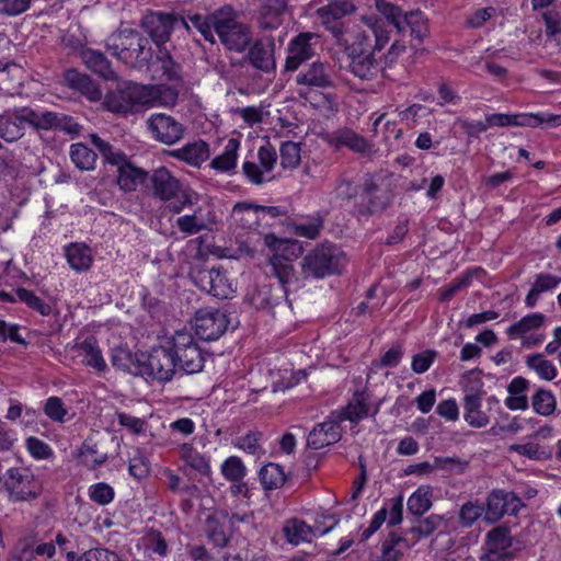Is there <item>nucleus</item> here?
Here are the masks:
<instances>
[{
  "label": "nucleus",
  "instance_id": "46",
  "mask_svg": "<svg viewBox=\"0 0 561 561\" xmlns=\"http://www.w3.org/2000/svg\"><path fill=\"white\" fill-rule=\"evenodd\" d=\"M221 15V12L206 16L202 14H193L188 15L187 20L202 34L205 41L214 44L216 41L213 34V30L215 31V22L220 20Z\"/></svg>",
  "mask_w": 561,
  "mask_h": 561
},
{
  "label": "nucleus",
  "instance_id": "5",
  "mask_svg": "<svg viewBox=\"0 0 561 561\" xmlns=\"http://www.w3.org/2000/svg\"><path fill=\"white\" fill-rule=\"evenodd\" d=\"M150 94L145 85L135 82H124L110 91L104 99L106 110L117 114L134 113L137 107L149 102Z\"/></svg>",
  "mask_w": 561,
  "mask_h": 561
},
{
  "label": "nucleus",
  "instance_id": "44",
  "mask_svg": "<svg viewBox=\"0 0 561 561\" xmlns=\"http://www.w3.org/2000/svg\"><path fill=\"white\" fill-rule=\"evenodd\" d=\"M402 543H405V538L390 531L381 542V554L377 561H400L403 553L399 547Z\"/></svg>",
  "mask_w": 561,
  "mask_h": 561
},
{
  "label": "nucleus",
  "instance_id": "28",
  "mask_svg": "<svg viewBox=\"0 0 561 561\" xmlns=\"http://www.w3.org/2000/svg\"><path fill=\"white\" fill-rule=\"evenodd\" d=\"M286 0H265L259 10L257 24L261 30H275L283 23Z\"/></svg>",
  "mask_w": 561,
  "mask_h": 561
},
{
  "label": "nucleus",
  "instance_id": "60",
  "mask_svg": "<svg viewBox=\"0 0 561 561\" xmlns=\"http://www.w3.org/2000/svg\"><path fill=\"white\" fill-rule=\"evenodd\" d=\"M89 495L90 499L99 505H107L113 501L115 493L110 484L99 482L90 488Z\"/></svg>",
  "mask_w": 561,
  "mask_h": 561
},
{
  "label": "nucleus",
  "instance_id": "36",
  "mask_svg": "<svg viewBox=\"0 0 561 561\" xmlns=\"http://www.w3.org/2000/svg\"><path fill=\"white\" fill-rule=\"evenodd\" d=\"M343 420L352 423L367 417L369 415V396L366 391H356L348 404L342 411Z\"/></svg>",
  "mask_w": 561,
  "mask_h": 561
},
{
  "label": "nucleus",
  "instance_id": "6",
  "mask_svg": "<svg viewBox=\"0 0 561 561\" xmlns=\"http://www.w3.org/2000/svg\"><path fill=\"white\" fill-rule=\"evenodd\" d=\"M3 486L11 502L33 501L43 493L42 482L26 468H10L5 472Z\"/></svg>",
  "mask_w": 561,
  "mask_h": 561
},
{
  "label": "nucleus",
  "instance_id": "14",
  "mask_svg": "<svg viewBox=\"0 0 561 561\" xmlns=\"http://www.w3.org/2000/svg\"><path fill=\"white\" fill-rule=\"evenodd\" d=\"M323 139L328 145L335 149L346 147L353 152L365 157H371L377 151L373 142L347 127H342L329 133L323 136Z\"/></svg>",
  "mask_w": 561,
  "mask_h": 561
},
{
  "label": "nucleus",
  "instance_id": "52",
  "mask_svg": "<svg viewBox=\"0 0 561 561\" xmlns=\"http://www.w3.org/2000/svg\"><path fill=\"white\" fill-rule=\"evenodd\" d=\"M272 273L277 277L278 283L286 287V284L294 277V267L290 261L282 255L274 254L271 259Z\"/></svg>",
  "mask_w": 561,
  "mask_h": 561
},
{
  "label": "nucleus",
  "instance_id": "63",
  "mask_svg": "<svg viewBox=\"0 0 561 561\" xmlns=\"http://www.w3.org/2000/svg\"><path fill=\"white\" fill-rule=\"evenodd\" d=\"M26 448L36 459H48L53 456V450L49 445L34 436L26 439Z\"/></svg>",
  "mask_w": 561,
  "mask_h": 561
},
{
  "label": "nucleus",
  "instance_id": "59",
  "mask_svg": "<svg viewBox=\"0 0 561 561\" xmlns=\"http://www.w3.org/2000/svg\"><path fill=\"white\" fill-rule=\"evenodd\" d=\"M207 538L216 547L224 548L228 543V537L224 530V526L215 518L208 517L207 522Z\"/></svg>",
  "mask_w": 561,
  "mask_h": 561
},
{
  "label": "nucleus",
  "instance_id": "56",
  "mask_svg": "<svg viewBox=\"0 0 561 561\" xmlns=\"http://www.w3.org/2000/svg\"><path fill=\"white\" fill-rule=\"evenodd\" d=\"M432 505L427 491L417 489L408 500V510L415 516H422Z\"/></svg>",
  "mask_w": 561,
  "mask_h": 561
},
{
  "label": "nucleus",
  "instance_id": "12",
  "mask_svg": "<svg viewBox=\"0 0 561 561\" xmlns=\"http://www.w3.org/2000/svg\"><path fill=\"white\" fill-rule=\"evenodd\" d=\"M226 312L215 308H204L196 312L195 333L204 341L218 340L228 329Z\"/></svg>",
  "mask_w": 561,
  "mask_h": 561
},
{
  "label": "nucleus",
  "instance_id": "40",
  "mask_svg": "<svg viewBox=\"0 0 561 561\" xmlns=\"http://www.w3.org/2000/svg\"><path fill=\"white\" fill-rule=\"evenodd\" d=\"M69 156L75 165L82 171H91L95 168L98 153L85 144H72L70 146Z\"/></svg>",
  "mask_w": 561,
  "mask_h": 561
},
{
  "label": "nucleus",
  "instance_id": "24",
  "mask_svg": "<svg viewBox=\"0 0 561 561\" xmlns=\"http://www.w3.org/2000/svg\"><path fill=\"white\" fill-rule=\"evenodd\" d=\"M149 179L152 184L153 195L161 201H171L179 196L181 183L165 167L154 170Z\"/></svg>",
  "mask_w": 561,
  "mask_h": 561
},
{
  "label": "nucleus",
  "instance_id": "39",
  "mask_svg": "<svg viewBox=\"0 0 561 561\" xmlns=\"http://www.w3.org/2000/svg\"><path fill=\"white\" fill-rule=\"evenodd\" d=\"M240 141L236 138H230L224 149V152L215 157L210 167L218 172H230L237 165L238 149Z\"/></svg>",
  "mask_w": 561,
  "mask_h": 561
},
{
  "label": "nucleus",
  "instance_id": "54",
  "mask_svg": "<svg viewBox=\"0 0 561 561\" xmlns=\"http://www.w3.org/2000/svg\"><path fill=\"white\" fill-rule=\"evenodd\" d=\"M434 467L451 474H462L469 468V461L459 457H435Z\"/></svg>",
  "mask_w": 561,
  "mask_h": 561
},
{
  "label": "nucleus",
  "instance_id": "4",
  "mask_svg": "<svg viewBox=\"0 0 561 561\" xmlns=\"http://www.w3.org/2000/svg\"><path fill=\"white\" fill-rule=\"evenodd\" d=\"M168 344H171L173 351L176 371L193 375L203 370L205 356L191 332L176 331L168 337Z\"/></svg>",
  "mask_w": 561,
  "mask_h": 561
},
{
  "label": "nucleus",
  "instance_id": "50",
  "mask_svg": "<svg viewBox=\"0 0 561 561\" xmlns=\"http://www.w3.org/2000/svg\"><path fill=\"white\" fill-rule=\"evenodd\" d=\"M19 301L25 304L30 309L38 312L42 316H49L51 307L49 304L44 301L41 297L36 296L34 291L23 287L15 289Z\"/></svg>",
  "mask_w": 561,
  "mask_h": 561
},
{
  "label": "nucleus",
  "instance_id": "22",
  "mask_svg": "<svg viewBox=\"0 0 561 561\" xmlns=\"http://www.w3.org/2000/svg\"><path fill=\"white\" fill-rule=\"evenodd\" d=\"M152 67L161 80L175 85H181L184 81L182 66L172 57L167 47L157 49Z\"/></svg>",
  "mask_w": 561,
  "mask_h": 561
},
{
  "label": "nucleus",
  "instance_id": "3",
  "mask_svg": "<svg viewBox=\"0 0 561 561\" xmlns=\"http://www.w3.org/2000/svg\"><path fill=\"white\" fill-rule=\"evenodd\" d=\"M345 263L343 251L335 244L323 243L311 250L301 262L305 278H324L340 274Z\"/></svg>",
  "mask_w": 561,
  "mask_h": 561
},
{
  "label": "nucleus",
  "instance_id": "8",
  "mask_svg": "<svg viewBox=\"0 0 561 561\" xmlns=\"http://www.w3.org/2000/svg\"><path fill=\"white\" fill-rule=\"evenodd\" d=\"M362 192L366 203L355 206V214L358 218L383 211L391 204L393 197L389 184L373 174L365 175Z\"/></svg>",
  "mask_w": 561,
  "mask_h": 561
},
{
  "label": "nucleus",
  "instance_id": "29",
  "mask_svg": "<svg viewBox=\"0 0 561 561\" xmlns=\"http://www.w3.org/2000/svg\"><path fill=\"white\" fill-rule=\"evenodd\" d=\"M288 302L287 288L282 284L264 285L253 296L256 308L272 310L283 302Z\"/></svg>",
  "mask_w": 561,
  "mask_h": 561
},
{
  "label": "nucleus",
  "instance_id": "38",
  "mask_svg": "<svg viewBox=\"0 0 561 561\" xmlns=\"http://www.w3.org/2000/svg\"><path fill=\"white\" fill-rule=\"evenodd\" d=\"M90 139L93 146L99 150L105 163H108L119 169L124 163H126L129 160V158L123 150L114 148V146L103 140L96 134L90 135Z\"/></svg>",
  "mask_w": 561,
  "mask_h": 561
},
{
  "label": "nucleus",
  "instance_id": "61",
  "mask_svg": "<svg viewBox=\"0 0 561 561\" xmlns=\"http://www.w3.org/2000/svg\"><path fill=\"white\" fill-rule=\"evenodd\" d=\"M33 0H0V15L16 16L26 12Z\"/></svg>",
  "mask_w": 561,
  "mask_h": 561
},
{
  "label": "nucleus",
  "instance_id": "19",
  "mask_svg": "<svg viewBox=\"0 0 561 561\" xmlns=\"http://www.w3.org/2000/svg\"><path fill=\"white\" fill-rule=\"evenodd\" d=\"M196 284L198 287L214 297L229 298L233 289L228 278L219 267L203 268L197 272Z\"/></svg>",
  "mask_w": 561,
  "mask_h": 561
},
{
  "label": "nucleus",
  "instance_id": "49",
  "mask_svg": "<svg viewBox=\"0 0 561 561\" xmlns=\"http://www.w3.org/2000/svg\"><path fill=\"white\" fill-rule=\"evenodd\" d=\"M482 515L484 505L479 500L463 503L459 510L458 523L463 528L471 527Z\"/></svg>",
  "mask_w": 561,
  "mask_h": 561
},
{
  "label": "nucleus",
  "instance_id": "33",
  "mask_svg": "<svg viewBox=\"0 0 561 561\" xmlns=\"http://www.w3.org/2000/svg\"><path fill=\"white\" fill-rule=\"evenodd\" d=\"M529 381L522 376L515 377L511 380L507 386L508 397L504 401L507 409L512 411H525L528 409L527 391L529 389Z\"/></svg>",
  "mask_w": 561,
  "mask_h": 561
},
{
  "label": "nucleus",
  "instance_id": "45",
  "mask_svg": "<svg viewBox=\"0 0 561 561\" xmlns=\"http://www.w3.org/2000/svg\"><path fill=\"white\" fill-rule=\"evenodd\" d=\"M531 407L537 414L549 416L557 409V400L550 390L539 388L531 397Z\"/></svg>",
  "mask_w": 561,
  "mask_h": 561
},
{
  "label": "nucleus",
  "instance_id": "2",
  "mask_svg": "<svg viewBox=\"0 0 561 561\" xmlns=\"http://www.w3.org/2000/svg\"><path fill=\"white\" fill-rule=\"evenodd\" d=\"M105 48L114 57L131 66L144 67L152 59L148 38L133 28L113 32L105 41Z\"/></svg>",
  "mask_w": 561,
  "mask_h": 561
},
{
  "label": "nucleus",
  "instance_id": "41",
  "mask_svg": "<svg viewBox=\"0 0 561 561\" xmlns=\"http://www.w3.org/2000/svg\"><path fill=\"white\" fill-rule=\"evenodd\" d=\"M24 135V125L18 121L14 112H5L0 115V138L7 142L21 139Z\"/></svg>",
  "mask_w": 561,
  "mask_h": 561
},
{
  "label": "nucleus",
  "instance_id": "25",
  "mask_svg": "<svg viewBox=\"0 0 561 561\" xmlns=\"http://www.w3.org/2000/svg\"><path fill=\"white\" fill-rule=\"evenodd\" d=\"M66 85L84 95L91 102H98L102 99L100 87L85 73H81L75 68L67 69L64 72Z\"/></svg>",
  "mask_w": 561,
  "mask_h": 561
},
{
  "label": "nucleus",
  "instance_id": "43",
  "mask_svg": "<svg viewBox=\"0 0 561 561\" xmlns=\"http://www.w3.org/2000/svg\"><path fill=\"white\" fill-rule=\"evenodd\" d=\"M181 455L185 463L192 469L196 470L205 477L210 476L211 468L209 460L204 455L196 451L192 445L183 444L181 447Z\"/></svg>",
  "mask_w": 561,
  "mask_h": 561
},
{
  "label": "nucleus",
  "instance_id": "26",
  "mask_svg": "<svg viewBox=\"0 0 561 561\" xmlns=\"http://www.w3.org/2000/svg\"><path fill=\"white\" fill-rule=\"evenodd\" d=\"M341 430L336 421L318 423L307 437V447L319 450L341 439Z\"/></svg>",
  "mask_w": 561,
  "mask_h": 561
},
{
  "label": "nucleus",
  "instance_id": "64",
  "mask_svg": "<svg viewBox=\"0 0 561 561\" xmlns=\"http://www.w3.org/2000/svg\"><path fill=\"white\" fill-rule=\"evenodd\" d=\"M81 561H121L118 554L105 548H95L85 551Z\"/></svg>",
  "mask_w": 561,
  "mask_h": 561
},
{
  "label": "nucleus",
  "instance_id": "34",
  "mask_svg": "<svg viewBox=\"0 0 561 561\" xmlns=\"http://www.w3.org/2000/svg\"><path fill=\"white\" fill-rule=\"evenodd\" d=\"M79 354L82 356V363L95 369L98 373L106 370L107 365L103 358L102 351L94 336H88L78 345Z\"/></svg>",
  "mask_w": 561,
  "mask_h": 561
},
{
  "label": "nucleus",
  "instance_id": "42",
  "mask_svg": "<svg viewBox=\"0 0 561 561\" xmlns=\"http://www.w3.org/2000/svg\"><path fill=\"white\" fill-rule=\"evenodd\" d=\"M260 482L265 490H275L284 485L286 474L282 466L270 462L259 472Z\"/></svg>",
  "mask_w": 561,
  "mask_h": 561
},
{
  "label": "nucleus",
  "instance_id": "1",
  "mask_svg": "<svg viewBox=\"0 0 561 561\" xmlns=\"http://www.w3.org/2000/svg\"><path fill=\"white\" fill-rule=\"evenodd\" d=\"M377 11L383 19L376 15L363 16L367 30L357 32L348 44L347 54L369 55L380 51L390 41L388 25H392L399 34L410 35L422 42L428 35L427 20L420 10L404 12L399 5L386 0H375Z\"/></svg>",
  "mask_w": 561,
  "mask_h": 561
},
{
  "label": "nucleus",
  "instance_id": "9",
  "mask_svg": "<svg viewBox=\"0 0 561 561\" xmlns=\"http://www.w3.org/2000/svg\"><path fill=\"white\" fill-rule=\"evenodd\" d=\"M484 505L483 519L486 524L492 525L497 523L504 515H517L524 502L514 492H507L501 489L492 490L486 499Z\"/></svg>",
  "mask_w": 561,
  "mask_h": 561
},
{
  "label": "nucleus",
  "instance_id": "35",
  "mask_svg": "<svg viewBox=\"0 0 561 561\" xmlns=\"http://www.w3.org/2000/svg\"><path fill=\"white\" fill-rule=\"evenodd\" d=\"M171 156L193 167H199L204 161L208 159L209 147L205 141L199 140L173 150Z\"/></svg>",
  "mask_w": 561,
  "mask_h": 561
},
{
  "label": "nucleus",
  "instance_id": "10",
  "mask_svg": "<svg viewBox=\"0 0 561 561\" xmlns=\"http://www.w3.org/2000/svg\"><path fill=\"white\" fill-rule=\"evenodd\" d=\"M179 21L187 31H190V24L186 19H178L173 14L162 12H152L145 15L140 21V26L148 34L158 49L165 47V44L169 42L171 33L174 30L175 23Z\"/></svg>",
  "mask_w": 561,
  "mask_h": 561
},
{
  "label": "nucleus",
  "instance_id": "48",
  "mask_svg": "<svg viewBox=\"0 0 561 561\" xmlns=\"http://www.w3.org/2000/svg\"><path fill=\"white\" fill-rule=\"evenodd\" d=\"M253 213L259 217V214H263L264 216L267 215L272 218H277L285 216L287 214V210L285 208H282L279 206H263V205H256L252 203H238L233 206L232 214L233 216H239L243 213Z\"/></svg>",
  "mask_w": 561,
  "mask_h": 561
},
{
  "label": "nucleus",
  "instance_id": "31",
  "mask_svg": "<svg viewBox=\"0 0 561 561\" xmlns=\"http://www.w3.org/2000/svg\"><path fill=\"white\" fill-rule=\"evenodd\" d=\"M80 56L87 68L95 75L105 80H114L116 78V73L111 67V61L102 51L83 48Z\"/></svg>",
  "mask_w": 561,
  "mask_h": 561
},
{
  "label": "nucleus",
  "instance_id": "23",
  "mask_svg": "<svg viewBox=\"0 0 561 561\" xmlns=\"http://www.w3.org/2000/svg\"><path fill=\"white\" fill-rule=\"evenodd\" d=\"M313 37L312 33H300L290 41L285 70L295 71L302 62L313 57L314 49L310 44Z\"/></svg>",
  "mask_w": 561,
  "mask_h": 561
},
{
  "label": "nucleus",
  "instance_id": "17",
  "mask_svg": "<svg viewBox=\"0 0 561 561\" xmlns=\"http://www.w3.org/2000/svg\"><path fill=\"white\" fill-rule=\"evenodd\" d=\"M355 10L354 4L348 0H334L328 5L319 8L317 15L327 26V28L336 37L339 41L344 35L343 24L341 19L351 14Z\"/></svg>",
  "mask_w": 561,
  "mask_h": 561
},
{
  "label": "nucleus",
  "instance_id": "16",
  "mask_svg": "<svg viewBox=\"0 0 561 561\" xmlns=\"http://www.w3.org/2000/svg\"><path fill=\"white\" fill-rule=\"evenodd\" d=\"M513 545L510 528L496 526L486 534V552L481 558L484 561H510L513 553L508 549Z\"/></svg>",
  "mask_w": 561,
  "mask_h": 561
},
{
  "label": "nucleus",
  "instance_id": "57",
  "mask_svg": "<svg viewBox=\"0 0 561 561\" xmlns=\"http://www.w3.org/2000/svg\"><path fill=\"white\" fill-rule=\"evenodd\" d=\"M280 164L283 168H296L300 163V147L297 142L285 141L280 149Z\"/></svg>",
  "mask_w": 561,
  "mask_h": 561
},
{
  "label": "nucleus",
  "instance_id": "30",
  "mask_svg": "<svg viewBox=\"0 0 561 561\" xmlns=\"http://www.w3.org/2000/svg\"><path fill=\"white\" fill-rule=\"evenodd\" d=\"M148 179V172L135 165L130 160L117 169L116 183L124 192H135L137 187L146 183Z\"/></svg>",
  "mask_w": 561,
  "mask_h": 561
},
{
  "label": "nucleus",
  "instance_id": "15",
  "mask_svg": "<svg viewBox=\"0 0 561 561\" xmlns=\"http://www.w3.org/2000/svg\"><path fill=\"white\" fill-rule=\"evenodd\" d=\"M324 519H333V523L327 528H321L320 526H310L305 520L299 518H290L286 520L283 527L284 537L286 538L287 542L295 546L301 542H311L312 538L317 534L325 535L340 522L335 515H327Z\"/></svg>",
  "mask_w": 561,
  "mask_h": 561
},
{
  "label": "nucleus",
  "instance_id": "27",
  "mask_svg": "<svg viewBox=\"0 0 561 561\" xmlns=\"http://www.w3.org/2000/svg\"><path fill=\"white\" fill-rule=\"evenodd\" d=\"M255 69L263 72H272L276 68L274 59V43L256 41L244 57Z\"/></svg>",
  "mask_w": 561,
  "mask_h": 561
},
{
  "label": "nucleus",
  "instance_id": "11",
  "mask_svg": "<svg viewBox=\"0 0 561 561\" xmlns=\"http://www.w3.org/2000/svg\"><path fill=\"white\" fill-rule=\"evenodd\" d=\"M215 32L221 44L229 50L242 53L252 39V33L245 24L231 16H224L215 22Z\"/></svg>",
  "mask_w": 561,
  "mask_h": 561
},
{
  "label": "nucleus",
  "instance_id": "55",
  "mask_svg": "<svg viewBox=\"0 0 561 561\" xmlns=\"http://www.w3.org/2000/svg\"><path fill=\"white\" fill-rule=\"evenodd\" d=\"M176 227L185 234H196L203 230L208 229V225L203 218L197 216V211L193 215H184L176 219Z\"/></svg>",
  "mask_w": 561,
  "mask_h": 561
},
{
  "label": "nucleus",
  "instance_id": "58",
  "mask_svg": "<svg viewBox=\"0 0 561 561\" xmlns=\"http://www.w3.org/2000/svg\"><path fill=\"white\" fill-rule=\"evenodd\" d=\"M44 413L51 421L62 423L68 410L59 397H49L45 402Z\"/></svg>",
  "mask_w": 561,
  "mask_h": 561
},
{
  "label": "nucleus",
  "instance_id": "21",
  "mask_svg": "<svg viewBox=\"0 0 561 561\" xmlns=\"http://www.w3.org/2000/svg\"><path fill=\"white\" fill-rule=\"evenodd\" d=\"M348 70L360 80H375L379 73L383 78L392 79V73L388 72L387 67H382L374 54L351 55L348 56Z\"/></svg>",
  "mask_w": 561,
  "mask_h": 561
},
{
  "label": "nucleus",
  "instance_id": "32",
  "mask_svg": "<svg viewBox=\"0 0 561 561\" xmlns=\"http://www.w3.org/2000/svg\"><path fill=\"white\" fill-rule=\"evenodd\" d=\"M112 365L133 375H141L142 353L134 354L128 347H114L111 355Z\"/></svg>",
  "mask_w": 561,
  "mask_h": 561
},
{
  "label": "nucleus",
  "instance_id": "20",
  "mask_svg": "<svg viewBox=\"0 0 561 561\" xmlns=\"http://www.w3.org/2000/svg\"><path fill=\"white\" fill-rule=\"evenodd\" d=\"M298 85H305L308 89H331L335 87L331 67L321 61H313L306 69L299 71L296 76Z\"/></svg>",
  "mask_w": 561,
  "mask_h": 561
},
{
  "label": "nucleus",
  "instance_id": "7",
  "mask_svg": "<svg viewBox=\"0 0 561 561\" xmlns=\"http://www.w3.org/2000/svg\"><path fill=\"white\" fill-rule=\"evenodd\" d=\"M176 373L175 358L168 339L164 344L153 347L150 353H142L141 376L167 382Z\"/></svg>",
  "mask_w": 561,
  "mask_h": 561
},
{
  "label": "nucleus",
  "instance_id": "37",
  "mask_svg": "<svg viewBox=\"0 0 561 561\" xmlns=\"http://www.w3.org/2000/svg\"><path fill=\"white\" fill-rule=\"evenodd\" d=\"M66 257L71 268L77 272L88 271L93 263L91 249L83 243H71L68 245L66 248Z\"/></svg>",
  "mask_w": 561,
  "mask_h": 561
},
{
  "label": "nucleus",
  "instance_id": "18",
  "mask_svg": "<svg viewBox=\"0 0 561 561\" xmlns=\"http://www.w3.org/2000/svg\"><path fill=\"white\" fill-rule=\"evenodd\" d=\"M481 387L482 381L479 378L472 382L470 388L465 387L463 419L470 426L477 428L484 427L490 422L486 411L482 410L481 396L478 393Z\"/></svg>",
  "mask_w": 561,
  "mask_h": 561
},
{
  "label": "nucleus",
  "instance_id": "51",
  "mask_svg": "<svg viewBox=\"0 0 561 561\" xmlns=\"http://www.w3.org/2000/svg\"><path fill=\"white\" fill-rule=\"evenodd\" d=\"M526 364L545 380H553L557 377L556 366L552 362L546 359L542 354L527 356Z\"/></svg>",
  "mask_w": 561,
  "mask_h": 561
},
{
  "label": "nucleus",
  "instance_id": "13",
  "mask_svg": "<svg viewBox=\"0 0 561 561\" xmlns=\"http://www.w3.org/2000/svg\"><path fill=\"white\" fill-rule=\"evenodd\" d=\"M147 126L153 138L165 145H173L183 138L185 127L173 116L153 113L147 119Z\"/></svg>",
  "mask_w": 561,
  "mask_h": 561
},
{
  "label": "nucleus",
  "instance_id": "47",
  "mask_svg": "<svg viewBox=\"0 0 561 561\" xmlns=\"http://www.w3.org/2000/svg\"><path fill=\"white\" fill-rule=\"evenodd\" d=\"M546 322V316L542 313H531L522 318L519 321L512 324L506 333L510 337H516L525 334L528 331L537 330Z\"/></svg>",
  "mask_w": 561,
  "mask_h": 561
},
{
  "label": "nucleus",
  "instance_id": "53",
  "mask_svg": "<svg viewBox=\"0 0 561 561\" xmlns=\"http://www.w3.org/2000/svg\"><path fill=\"white\" fill-rule=\"evenodd\" d=\"M220 471L227 481L243 480L247 476V468L237 456L228 457L220 466Z\"/></svg>",
  "mask_w": 561,
  "mask_h": 561
},
{
  "label": "nucleus",
  "instance_id": "62",
  "mask_svg": "<svg viewBox=\"0 0 561 561\" xmlns=\"http://www.w3.org/2000/svg\"><path fill=\"white\" fill-rule=\"evenodd\" d=\"M437 353L432 350H426L424 352L417 353L413 356L411 368L415 374H423L430 369L432 364L434 363Z\"/></svg>",
  "mask_w": 561,
  "mask_h": 561
}]
</instances>
